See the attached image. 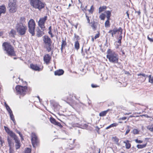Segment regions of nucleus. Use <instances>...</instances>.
Listing matches in <instances>:
<instances>
[{"label": "nucleus", "mask_w": 153, "mask_h": 153, "mask_svg": "<svg viewBox=\"0 0 153 153\" xmlns=\"http://www.w3.org/2000/svg\"><path fill=\"white\" fill-rule=\"evenodd\" d=\"M107 57L111 62L116 63L118 62L119 56L118 54L110 49H108L107 51Z\"/></svg>", "instance_id": "f257e3e1"}, {"label": "nucleus", "mask_w": 153, "mask_h": 153, "mask_svg": "<svg viewBox=\"0 0 153 153\" xmlns=\"http://www.w3.org/2000/svg\"><path fill=\"white\" fill-rule=\"evenodd\" d=\"M2 46L3 48L6 51L8 55L11 56L15 55L13 48L9 43L7 42H4L3 43Z\"/></svg>", "instance_id": "f03ea898"}, {"label": "nucleus", "mask_w": 153, "mask_h": 153, "mask_svg": "<svg viewBox=\"0 0 153 153\" xmlns=\"http://www.w3.org/2000/svg\"><path fill=\"white\" fill-rule=\"evenodd\" d=\"M16 29L19 35H23L25 34L27 30V27L25 25L22 23H19L16 25Z\"/></svg>", "instance_id": "7ed1b4c3"}, {"label": "nucleus", "mask_w": 153, "mask_h": 153, "mask_svg": "<svg viewBox=\"0 0 153 153\" xmlns=\"http://www.w3.org/2000/svg\"><path fill=\"white\" fill-rule=\"evenodd\" d=\"M31 5L34 8L40 10L45 7L44 4L40 0H30Z\"/></svg>", "instance_id": "20e7f679"}, {"label": "nucleus", "mask_w": 153, "mask_h": 153, "mask_svg": "<svg viewBox=\"0 0 153 153\" xmlns=\"http://www.w3.org/2000/svg\"><path fill=\"white\" fill-rule=\"evenodd\" d=\"M43 41L45 47L48 52L50 51L52 48L51 39L48 36H45L43 37Z\"/></svg>", "instance_id": "39448f33"}, {"label": "nucleus", "mask_w": 153, "mask_h": 153, "mask_svg": "<svg viewBox=\"0 0 153 153\" xmlns=\"http://www.w3.org/2000/svg\"><path fill=\"white\" fill-rule=\"evenodd\" d=\"M36 24L34 20L30 19L28 22V30L32 36L35 34V29Z\"/></svg>", "instance_id": "423d86ee"}, {"label": "nucleus", "mask_w": 153, "mask_h": 153, "mask_svg": "<svg viewBox=\"0 0 153 153\" xmlns=\"http://www.w3.org/2000/svg\"><path fill=\"white\" fill-rule=\"evenodd\" d=\"M16 89L17 94L23 96L26 94L27 90V87L26 86L18 85L16 86Z\"/></svg>", "instance_id": "0eeeda50"}, {"label": "nucleus", "mask_w": 153, "mask_h": 153, "mask_svg": "<svg viewBox=\"0 0 153 153\" xmlns=\"http://www.w3.org/2000/svg\"><path fill=\"white\" fill-rule=\"evenodd\" d=\"M8 5L10 12L14 13L16 11L17 6L15 0H9Z\"/></svg>", "instance_id": "6e6552de"}, {"label": "nucleus", "mask_w": 153, "mask_h": 153, "mask_svg": "<svg viewBox=\"0 0 153 153\" xmlns=\"http://www.w3.org/2000/svg\"><path fill=\"white\" fill-rule=\"evenodd\" d=\"M47 16H45L43 17L40 18L38 22V26L41 28V30L43 31L45 30V24L46 21L47 19Z\"/></svg>", "instance_id": "1a4fd4ad"}, {"label": "nucleus", "mask_w": 153, "mask_h": 153, "mask_svg": "<svg viewBox=\"0 0 153 153\" xmlns=\"http://www.w3.org/2000/svg\"><path fill=\"white\" fill-rule=\"evenodd\" d=\"M31 142L33 147H35L39 143L37 137L34 133H32L31 134Z\"/></svg>", "instance_id": "9d476101"}, {"label": "nucleus", "mask_w": 153, "mask_h": 153, "mask_svg": "<svg viewBox=\"0 0 153 153\" xmlns=\"http://www.w3.org/2000/svg\"><path fill=\"white\" fill-rule=\"evenodd\" d=\"M118 32H120L121 34H122V30L120 27L118 29L116 28H114L112 30H110L108 33L111 35L112 37H114V35L115 34Z\"/></svg>", "instance_id": "9b49d317"}, {"label": "nucleus", "mask_w": 153, "mask_h": 153, "mask_svg": "<svg viewBox=\"0 0 153 153\" xmlns=\"http://www.w3.org/2000/svg\"><path fill=\"white\" fill-rule=\"evenodd\" d=\"M51 59V57L48 54H46L44 57V60L47 64H49Z\"/></svg>", "instance_id": "f8f14e48"}, {"label": "nucleus", "mask_w": 153, "mask_h": 153, "mask_svg": "<svg viewBox=\"0 0 153 153\" xmlns=\"http://www.w3.org/2000/svg\"><path fill=\"white\" fill-rule=\"evenodd\" d=\"M64 73V71L62 69H59L55 71L54 74L55 75L60 76L62 75Z\"/></svg>", "instance_id": "ddd939ff"}, {"label": "nucleus", "mask_w": 153, "mask_h": 153, "mask_svg": "<svg viewBox=\"0 0 153 153\" xmlns=\"http://www.w3.org/2000/svg\"><path fill=\"white\" fill-rule=\"evenodd\" d=\"M8 134H9L10 137L13 138L14 140H16V141H17L16 140L18 139V137L12 131H11Z\"/></svg>", "instance_id": "4468645a"}, {"label": "nucleus", "mask_w": 153, "mask_h": 153, "mask_svg": "<svg viewBox=\"0 0 153 153\" xmlns=\"http://www.w3.org/2000/svg\"><path fill=\"white\" fill-rule=\"evenodd\" d=\"M43 31L42 30V31L39 29V28L37 29V36L38 37H40L42 36L44 34V33L43 32Z\"/></svg>", "instance_id": "2eb2a0df"}, {"label": "nucleus", "mask_w": 153, "mask_h": 153, "mask_svg": "<svg viewBox=\"0 0 153 153\" xmlns=\"http://www.w3.org/2000/svg\"><path fill=\"white\" fill-rule=\"evenodd\" d=\"M6 11V9L4 5L0 6V16L1 13H4Z\"/></svg>", "instance_id": "dca6fc26"}, {"label": "nucleus", "mask_w": 153, "mask_h": 153, "mask_svg": "<svg viewBox=\"0 0 153 153\" xmlns=\"http://www.w3.org/2000/svg\"><path fill=\"white\" fill-rule=\"evenodd\" d=\"M30 68L31 69L35 71H40V68L36 65H35L33 64H31L30 65Z\"/></svg>", "instance_id": "f3484780"}, {"label": "nucleus", "mask_w": 153, "mask_h": 153, "mask_svg": "<svg viewBox=\"0 0 153 153\" xmlns=\"http://www.w3.org/2000/svg\"><path fill=\"white\" fill-rule=\"evenodd\" d=\"M91 27H92L93 29L94 30H95L96 29L97 26V23L94 22H91Z\"/></svg>", "instance_id": "a211bd4d"}, {"label": "nucleus", "mask_w": 153, "mask_h": 153, "mask_svg": "<svg viewBox=\"0 0 153 153\" xmlns=\"http://www.w3.org/2000/svg\"><path fill=\"white\" fill-rule=\"evenodd\" d=\"M109 109H108L106 111H105L101 112L99 114V116L100 117H103L106 115L108 112L109 111Z\"/></svg>", "instance_id": "6ab92c4d"}, {"label": "nucleus", "mask_w": 153, "mask_h": 153, "mask_svg": "<svg viewBox=\"0 0 153 153\" xmlns=\"http://www.w3.org/2000/svg\"><path fill=\"white\" fill-rule=\"evenodd\" d=\"M129 141L128 140H127L126 141H124L123 142V143L126 144V148L127 149H129L131 146V145L130 143L129 142Z\"/></svg>", "instance_id": "aec40b11"}, {"label": "nucleus", "mask_w": 153, "mask_h": 153, "mask_svg": "<svg viewBox=\"0 0 153 153\" xmlns=\"http://www.w3.org/2000/svg\"><path fill=\"white\" fill-rule=\"evenodd\" d=\"M106 8L107 7L105 6H103L102 7H100L99 9V13H100L101 12L104 11L106 9Z\"/></svg>", "instance_id": "412c9836"}, {"label": "nucleus", "mask_w": 153, "mask_h": 153, "mask_svg": "<svg viewBox=\"0 0 153 153\" xmlns=\"http://www.w3.org/2000/svg\"><path fill=\"white\" fill-rule=\"evenodd\" d=\"M74 48L77 50H78L79 48V44L78 41H76L75 42Z\"/></svg>", "instance_id": "4be33fe9"}, {"label": "nucleus", "mask_w": 153, "mask_h": 153, "mask_svg": "<svg viewBox=\"0 0 153 153\" xmlns=\"http://www.w3.org/2000/svg\"><path fill=\"white\" fill-rule=\"evenodd\" d=\"M66 42L65 40H62V41L61 47V48L62 52V48L65 47V46L66 45Z\"/></svg>", "instance_id": "5701e85b"}, {"label": "nucleus", "mask_w": 153, "mask_h": 153, "mask_svg": "<svg viewBox=\"0 0 153 153\" xmlns=\"http://www.w3.org/2000/svg\"><path fill=\"white\" fill-rule=\"evenodd\" d=\"M16 140H15V142L16 143V149H18L20 147V146L19 140L18 139L16 140L17 141H16Z\"/></svg>", "instance_id": "b1692460"}, {"label": "nucleus", "mask_w": 153, "mask_h": 153, "mask_svg": "<svg viewBox=\"0 0 153 153\" xmlns=\"http://www.w3.org/2000/svg\"><path fill=\"white\" fill-rule=\"evenodd\" d=\"M118 125V124L117 123H115L112 124H111L109 126L105 128V129H108L112 127H116V126H117Z\"/></svg>", "instance_id": "393cba45"}, {"label": "nucleus", "mask_w": 153, "mask_h": 153, "mask_svg": "<svg viewBox=\"0 0 153 153\" xmlns=\"http://www.w3.org/2000/svg\"><path fill=\"white\" fill-rule=\"evenodd\" d=\"M105 13L107 15V18L108 19H110V18L111 15V12L110 11H107L105 12Z\"/></svg>", "instance_id": "a878e982"}, {"label": "nucleus", "mask_w": 153, "mask_h": 153, "mask_svg": "<svg viewBox=\"0 0 153 153\" xmlns=\"http://www.w3.org/2000/svg\"><path fill=\"white\" fill-rule=\"evenodd\" d=\"M112 139L113 140L114 142H115L116 144L118 145L119 144L118 143L119 139L117 137H112Z\"/></svg>", "instance_id": "bb28decb"}, {"label": "nucleus", "mask_w": 153, "mask_h": 153, "mask_svg": "<svg viewBox=\"0 0 153 153\" xmlns=\"http://www.w3.org/2000/svg\"><path fill=\"white\" fill-rule=\"evenodd\" d=\"M146 144H143V145H139L138 144L137 145V147L138 149H142L144 148L146 146Z\"/></svg>", "instance_id": "cd10ccee"}, {"label": "nucleus", "mask_w": 153, "mask_h": 153, "mask_svg": "<svg viewBox=\"0 0 153 153\" xmlns=\"http://www.w3.org/2000/svg\"><path fill=\"white\" fill-rule=\"evenodd\" d=\"M147 129H149L150 131L151 132L153 131V126L152 125H149L147 127Z\"/></svg>", "instance_id": "c85d7f7f"}, {"label": "nucleus", "mask_w": 153, "mask_h": 153, "mask_svg": "<svg viewBox=\"0 0 153 153\" xmlns=\"http://www.w3.org/2000/svg\"><path fill=\"white\" fill-rule=\"evenodd\" d=\"M9 114L11 119L13 121V122L14 123L15 122V120L14 116L13 113H11Z\"/></svg>", "instance_id": "c756f323"}, {"label": "nucleus", "mask_w": 153, "mask_h": 153, "mask_svg": "<svg viewBox=\"0 0 153 153\" xmlns=\"http://www.w3.org/2000/svg\"><path fill=\"white\" fill-rule=\"evenodd\" d=\"M16 32L13 29H12L10 32V35L11 36H14V35L15 34Z\"/></svg>", "instance_id": "7c9ffc66"}, {"label": "nucleus", "mask_w": 153, "mask_h": 153, "mask_svg": "<svg viewBox=\"0 0 153 153\" xmlns=\"http://www.w3.org/2000/svg\"><path fill=\"white\" fill-rule=\"evenodd\" d=\"M109 19H107V20L105 22V27H107L109 25Z\"/></svg>", "instance_id": "2f4dec72"}, {"label": "nucleus", "mask_w": 153, "mask_h": 153, "mask_svg": "<svg viewBox=\"0 0 153 153\" xmlns=\"http://www.w3.org/2000/svg\"><path fill=\"white\" fill-rule=\"evenodd\" d=\"M50 120L51 122L54 124H55L56 122V120L53 118H51L50 119Z\"/></svg>", "instance_id": "473e14b6"}, {"label": "nucleus", "mask_w": 153, "mask_h": 153, "mask_svg": "<svg viewBox=\"0 0 153 153\" xmlns=\"http://www.w3.org/2000/svg\"><path fill=\"white\" fill-rule=\"evenodd\" d=\"M7 141L9 144V145L10 147H11L12 145V142L11 140H10L8 137L7 138Z\"/></svg>", "instance_id": "72a5a7b5"}, {"label": "nucleus", "mask_w": 153, "mask_h": 153, "mask_svg": "<svg viewBox=\"0 0 153 153\" xmlns=\"http://www.w3.org/2000/svg\"><path fill=\"white\" fill-rule=\"evenodd\" d=\"M4 128L6 131L7 133L8 134L11 131L7 127L4 126Z\"/></svg>", "instance_id": "f704fd0d"}, {"label": "nucleus", "mask_w": 153, "mask_h": 153, "mask_svg": "<svg viewBox=\"0 0 153 153\" xmlns=\"http://www.w3.org/2000/svg\"><path fill=\"white\" fill-rule=\"evenodd\" d=\"M101 20H104L105 18V14L103 13H102L99 16Z\"/></svg>", "instance_id": "c9c22d12"}, {"label": "nucleus", "mask_w": 153, "mask_h": 153, "mask_svg": "<svg viewBox=\"0 0 153 153\" xmlns=\"http://www.w3.org/2000/svg\"><path fill=\"white\" fill-rule=\"evenodd\" d=\"M133 133L135 134H139V131H138V130L137 129H134L133 130Z\"/></svg>", "instance_id": "e433bc0d"}, {"label": "nucleus", "mask_w": 153, "mask_h": 153, "mask_svg": "<svg viewBox=\"0 0 153 153\" xmlns=\"http://www.w3.org/2000/svg\"><path fill=\"white\" fill-rule=\"evenodd\" d=\"M31 149L29 148H27L25 151V153H30Z\"/></svg>", "instance_id": "4c0bfd02"}, {"label": "nucleus", "mask_w": 153, "mask_h": 153, "mask_svg": "<svg viewBox=\"0 0 153 153\" xmlns=\"http://www.w3.org/2000/svg\"><path fill=\"white\" fill-rule=\"evenodd\" d=\"M55 125H56L60 127L61 128L62 127V126L61 125L60 123L59 122H56V123H55Z\"/></svg>", "instance_id": "58836bf2"}, {"label": "nucleus", "mask_w": 153, "mask_h": 153, "mask_svg": "<svg viewBox=\"0 0 153 153\" xmlns=\"http://www.w3.org/2000/svg\"><path fill=\"white\" fill-rule=\"evenodd\" d=\"M135 141L137 143H141L143 142L142 141L140 140H138L137 139H136Z\"/></svg>", "instance_id": "ea45409f"}, {"label": "nucleus", "mask_w": 153, "mask_h": 153, "mask_svg": "<svg viewBox=\"0 0 153 153\" xmlns=\"http://www.w3.org/2000/svg\"><path fill=\"white\" fill-rule=\"evenodd\" d=\"M85 15H86V19H87V20L88 23H90V19H89V17L87 15V14H85Z\"/></svg>", "instance_id": "a19ab883"}, {"label": "nucleus", "mask_w": 153, "mask_h": 153, "mask_svg": "<svg viewBox=\"0 0 153 153\" xmlns=\"http://www.w3.org/2000/svg\"><path fill=\"white\" fill-rule=\"evenodd\" d=\"M100 33H99L97 34L94 37V38L95 39H96L97 38H98L99 36Z\"/></svg>", "instance_id": "79ce46f5"}, {"label": "nucleus", "mask_w": 153, "mask_h": 153, "mask_svg": "<svg viewBox=\"0 0 153 153\" xmlns=\"http://www.w3.org/2000/svg\"><path fill=\"white\" fill-rule=\"evenodd\" d=\"M137 75L138 76H140V75H142V76H144V77H145V76H148L146 75H145V74H137Z\"/></svg>", "instance_id": "37998d69"}, {"label": "nucleus", "mask_w": 153, "mask_h": 153, "mask_svg": "<svg viewBox=\"0 0 153 153\" xmlns=\"http://www.w3.org/2000/svg\"><path fill=\"white\" fill-rule=\"evenodd\" d=\"M16 132L19 134L20 136V137H21V138L22 140H23V138H22V134H21L20 132L18 131H16Z\"/></svg>", "instance_id": "c03bdc74"}, {"label": "nucleus", "mask_w": 153, "mask_h": 153, "mask_svg": "<svg viewBox=\"0 0 153 153\" xmlns=\"http://www.w3.org/2000/svg\"><path fill=\"white\" fill-rule=\"evenodd\" d=\"M149 82H150L151 83H153V77H152V78L150 79V80H149Z\"/></svg>", "instance_id": "a18cd8bd"}, {"label": "nucleus", "mask_w": 153, "mask_h": 153, "mask_svg": "<svg viewBox=\"0 0 153 153\" xmlns=\"http://www.w3.org/2000/svg\"><path fill=\"white\" fill-rule=\"evenodd\" d=\"M93 7V6H91L90 9L89 10V11L91 13H92L93 12V10H92Z\"/></svg>", "instance_id": "49530a36"}, {"label": "nucleus", "mask_w": 153, "mask_h": 153, "mask_svg": "<svg viewBox=\"0 0 153 153\" xmlns=\"http://www.w3.org/2000/svg\"><path fill=\"white\" fill-rule=\"evenodd\" d=\"M147 38H148V40L150 42H153V38H150L148 36L147 37Z\"/></svg>", "instance_id": "de8ad7c7"}, {"label": "nucleus", "mask_w": 153, "mask_h": 153, "mask_svg": "<svg viewBox=\"0 0 153 153\" xmlns=\"http://www.w3.org/2000/svg\"><path fill=\"white\" fill-rule=\"evenodd\" d=\"M91 86L93 88H96L98 87V86H97V85H94V84H92L91 85Z\"/></svg>", "instance_id": "09e8293b"}, {"label": "nucleus", "mask_w": 153, "mask_h": 153, "mask_svg": "<svg viewBox=\"0 0 153 153\" xmlns=\"http://www.w3.org/2000/svg\"><path fill=\"white\" fill-rule=\"evenodd\" d=\"M130 131V129H127L126 131L125 134L126 135Z\"/></svg>", "instance_id": "8fccbe9b"}, {"label": "nucleus", "mask_w": 153, "mask_h": 153, "mask_svg": "<svg viewBox=\"0 0 153 153\" xmlns=\"http://www.w3.org/2000/svg\"><path fill=\"white\" fill-rule=\"evenodd\" d=\"M9 153H13V150L11 148V147H10Z\"/></svg>", "instance_id": "3c124183"}, {"label": "nucleus", "mask_w": 153, "mask_h": 153, "mask_svg": "<svg viewBox=\"0 0 153 153\" xmlns=\"http://www.w3.org/2000/svg\"><path fill=\"white\" fill-rule=\"evenodd\" d=\"M7 111H8L9 113L10 114H11V113H13V112H12V110H11V109H8V110H7Z\"/></svg>", "instance_id": "603ef678"}, {"label": "nucleus", "mask_w": 153, "mask_h": 153, "mask_svg": "<svg viewBox=\"0 0 153 153\" xmlns=\"http://www.w3.org/2000/svg\"><path fill=\"white\" fill-rule=\"evenodd\" d=\"M126 119V117H122L120 118V119L122 120H125Z\"/></svg>", "instance_id": "864d4df0"}, {"label": "nucleus", "mask_w": 153, "mask_h": 153, "mask_svg": "<svg viewBox=\"0 0 153 153\" xmlns=\"http://www.w3.org/2000/svg\"><path fill=\"white\" fill-rule=\"evenodd\" d=\"M48 33L50 34L51 35V36L52 37H53V35H52V33H51V30H49V31L48 32Z\"/></svg>", "instance_id": "5fc2aeb1"}, {"label": "nucleus", "mask_w": 153, "mask_h": 153, "mask_svg": "<svg viewBox=\"0 0 153 153\" xmlns=\"http://www.w3.org/2000/svg\"><path fill=\"white\" fill-rule=\"evenodd\" d=\"M6 108L7 110L10 109L9 106H8V105H7V107Z\"/></svg>", "instance_id": "6e6d98bb"}, {"label": "nucleus", "mask_w": 153, "mask_h": 153, "mask_svg": "<svg viewBox=\"0 0 153 153\" xmlns=\"http://www.w3.org/2000/svg\"><path fill=\"white\" fill-rule=\"evenodd\" d=\"M122 39V36L121 35L119 37V39L121 40Z\"/></svg>", "instance_id": "4d7b16f0"}, {"label": "nucleus", "mask_w": 153, "mask_h": 153, "mask_svg": "<svg viewBox=\"0 0 153 153\" xmlns=\"http://www.w3.org/2000/svg\"><path fill=\"white\" fill-rule=\"evenodd\" d=\"M126 14H127V16L128 17V18H129V13H128V11H127L126 12Z\"/></svg>", "instance_id": "13d9d810"}, {"label": "nucleus", "mask_w": 153, "mask_h": 153, "mask_svg": "<svg viewBox=\"0 0 153 153\" xmlns=\"http://www.w3.org/2000/svg\"><path fill=\"white\" fill-rule=\"evenodd\" d=\"M148 77L149 78V80H150V79L152 78V77H151V75H149L148 76Z\"/></svg>", "instance_id": "bf43d9fd"}, {"label": "nucleus", "mask_w": 153, "mask_h": 153, "mask_svg": "<svg viewBox=\"0 0 153 153\" xmlns=\"http://www.w3.org/2000/svg\"><path fill=\"white\" fill-rule=\"evenodd\" d=\"M131 113L130 112L129 113H126L124 114L126 115H129V114H131Z\"/></svg>", "instance_id": "052dcab7"}, {"label": "nucleus", "mask_w": 153, "mask_h": 153, "mask_svg": "<svg viewBox=\"0 0 153 153\" xmlns=\"http://www.w3.org/2000/svg\"><path fill=\"white\" fill-rule=\"evenodd\" d=\"M118 43L120 44L121 43V40L119 39L118 41Z\"/></svg>", "instance_id": "680f3d73"}, {"label": "nucleus", "mask_w": 153, "mask_h": 153, "mask_svg": "<svg viewBox=\"0 0 153 153\" xmlns=\"http://www.w3.org/2000/svg\"><path fill=\"white\" fill-rule=\"evenodd\" d=\"M74 26L76 29H77V24H76V25H74Z\"/></svg>", "instance_id": "e2e57ef3"}, {"label": "nucleus", "mask_w": 153, "mask_h": 153, "mask_svg": "<svg viewBox=\"0 0 153 153\" xmlns=\"http://www.w3.org/2000/svg\"><path fill=\"white\" fill-rule=\"evenodd\" d=\"M137 13H138L139 15H140V11H138L137 12Z\"/></svg>", "instance_id": "0e129e2a"}, {"label": "nucleus", "mask_w": 153, "mask_h": 153, "mask_svg": "<svg viewBox=\"0 0 153 153\" xmlns=\"http://www.w3.org/2000/svg\"><path fill=\"white\" fill-rule=\"evenodd\" d=\"M49 30H51V26H50L49 27Z\"/></svg>", "instance_id": "69168bd1"}, {"label": "nucleus", "mask_w": 153, "mask_h": 153, "mask_svg": "<svg viewBox=\"0 0 153 153\" xmlns=\"http://www.w3.org/2000/svg\"><path fill=\"white\" fill-rule=\"evenodd\" d=\"M87 7V6H85V7L82 10H83L84 11V10H85L86 9Z\"/></svg>", "instance_id": "338daca9"}, {"label": "nucleus", "mask_w": 153, "mask_h": 153, "mask_svg": "<svg viewBox=\"0 0 153 153\" xmlns=\"http://www.w3.org/2000/svg\"><path fill=\"white\" fill-rule=\"evenodd\" d=\"M24 19V17H22L21 18V20H23Z\"/></svg>", "instance_id": "774afa93"}]
</instances>
